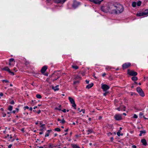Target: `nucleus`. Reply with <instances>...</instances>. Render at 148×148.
<instances>
[{"label": "nucleus", "mask_w": 148, "mask_h": 148, "mask_svg": "<svg viewBox=\"0 0 148 148\" xmlns=\"http://www.w3.org/2000/svg\"><path fill=\"white\" fill-rule=\"evenodd\" d=\"M51 131L52 130H48L47 131V133H49V134L50 132H51Z\"/></svg>", "instance_id": "a18cd8bd"}, {"label": "nucleus", "mask_w": 148, "mask_h": 148, "mask_svg": "<svg viewBox=\"0 0 148 148\" xmlns=\"http://www.w3.org/2000/svg\"><path fill=\"white\" fill-rule=\"evenodd\" d=\"M138 117L137 116L136 114H134L133 116V118H137Z\"/></svg>", "instance_id": "4c0bfd02"}, {"label": "nucleus", "mask_w": 148, "mask_h": 148, "mask_svg": "<svg viewBox=\"0 0 148 148\" xmlns=\"http://www.w3.org/2000/svg\"><path fill=\"white\" fill-rule=\"evenodd\" d=\"M55 130L58 132H60L61 131L60 129L59 128L57 127L55 129Z\"/></svg>", "instance_id": "bb28decb"}, {"label": "nucleus", "mask_w": 148, "mask_h": 148, "mask_svg": "<svg viewBox=\"0 0 148 148\" xmlns=\"http://www.w3.org/2000/svg\"><path fill=\"white\" fill-rule=\"evenodd\" d=\"M42 133H43L42 132H40L39 133V134H40V135H41V134H42Z\"/></svg>", "instance_id": "338daca9"}, {"label": "nucleus", "mask_w": 148, "mask_h": 148, "mask_svg": "<svg viewBox=\"0 0 148 148\" xmlns=\"http://www.w3.org/2000/svg\"><path fill=\"white\" fill-rule=\"evenodd\" d=\"M72 67L74 69H78V67L76 65H75V66L72 65Z\"/></svg>", "instance_id": "5701e85b"}, {"label": "nucleus", "mask_w": 148, "mask_h": 148, "mask_svg": "<svg viewBox=\"0 0 148 148\" xmlns=\"http://www.w3.org/2000/svg\"><path fill=\"white\" fill-rule=\"evenodd\" d=\"M40 127H42V128H45V124H43V125H41L40 126Z\"/></svg>", "instance_id": "f704fd0d"}, {"label": "nucleus", "mask_w": 148, "mask_h": 148, "mask_svg": "<svg viewBox=\"0 0 148 148\" xmlns=\"http://www.w3.org/2000/svg\"><path fill=\"white\" fill-rule=\"evenodd\" d=\"M101 88L103 91H106L109 89L110 87L106 84H102Z\"/></svg>", "instance_id": "20e7f679"}, {"label": "nucleus", "mask_w": 148, "mask_h": 148, "mask_svg": "<svg viewBox=\"0 0 148 148\" xmlns=\"http://www.w3.org/2000/svg\"><path fill=\"white\" fill-rule=\"evenodd\" d=\"M86 83L87 84H88L89 83V81H88V80H86Z\"/></svg>", "instance_id": "6e6d98bb"}, {"label": "nucleus", "mask_w": 148, "mask_h": 148, "mask_svg": "<svg viewBox=\"0 0 148 148\" xmlns=\"http://www.w3.org/2000/svg\"><path fill=\"white\" fill-rule=\"evenodd\" d=\"M60 77V75H58L57 77V78L56 79H55V80H56L58 78Z\"/></svg>", "instance_id": "0e129e2a"}, {"label": "nucleus", "mask_w": 148, "mask_h": 148, "mask_svg": "<svg viewBox=\"0 0 148 148\" xmlns=\"http://www.w3.org/2000/svg\"><path fill=\"white\" fill-rule=\"evenodd\" d=\"M2 70H3L5 71H7L8 72H9L10 71V70L9 69V68H8V67H7V66L5 67L4 68L2 69Z\"/></svg>", "instance_id": "2eb2a0df"}, {"label": "nucleus", "mask_w": 148, "mask_h": 148, "mask_svg": "<svg viewBox=\"0 0 148 148\" xmlns=\"http://www.w3.org/2000/svg\"><path fill=\"white\" fill-rule=\"evenodd\" d=\"M145 10L146 13H147V14H148V9Z\"/></svg>", "instance_id": "09e8293b"}, {"label": "nucleus", "mask_w": 148, "mask_h": 148, "mask_svg": "<svg viewBox=\"0 0 148 148\" xmlns=\"http://www.w3.org/2000/svg\"><path fill=\"white\" fill-rule=\"evenodd\" d=\"M21 131H22L23 132H25V131H24V128H23L21 129Z\"/></svg>", "instance_id": "de8ad7c7"}, {"label": "nucleus", "mask_w": 148, "mask_h": 148, "mask_svg": "<svg viewBox=\"0 0 148 148\" xmlns=\"http://www.w3.org/2000/svg\"><path fill=\"white\" fill-rule=\"evenodd\" d=\"M88 134L89 133H92V130L91 129H89L88 130Z\"/></svg>", "instance_id": "cd10ccee"}, {"label": "nucleus", "mask_w": 148, "mask_h": 148, "mask_svg": "<svg viewBox=\"0 0 148 148\" xmlns=\"http://www.w3.org/2000/svg\"><path fill=\"white\" fill-rule=\"evenodd\" d=\"M93 85V84L91 83L90 84H89L87 85L86 86V88L89 89L91 88Z\"/></svg>", "instance_id": "ddd939ff"}, {"label": "nucleus", "mask_w": 148, "mask_h": 148, "mask_svg": "<svg viewBox=\"0 0 148 148\" xmlns=\"http://www.w3.org/2000/svg\"><path fill=\"white\" fill-rule=\"evenodd\" d=\"M108 93V92H106L103 94V95L104 96H106Z\"/></svg>", "instance_id": "37998d69"}, {"label": "nucleus", "mask_w": 148, "mask_h": 148, "mask_svg": "<svg viewBox=\"0 0 148 148\" xmlns=\"http://www.w3.org/2000/svg\"><path fill=\"white\" fill-rule=\"evenodd\" d=\"M128 74L131 76H135L137 75V73L133 70H127Z\"/></svg>", "instance_id": "7ed1b4c3"}, {"label": "nucleus", "mask_w": 148, "mask_h": 148, "mask_svg": "<svg viewBox=\"0 0 148 148\" xmlns=\"http://www.w3.org/2000/svg\"><path fill=\"white\" fill-rule=\"evenodd\" d=\"M143 115V114L142 112H140L139 113V116H140V117H141V116H142Z\"/></svg>", "instance_id": "79ce46f5"}, {"label": "nucleus", "mask_w": 148, "mask_h": 148, "mask_svg": "<svg viewBox=\"0 0 148 148\" xmlns=\"http://www.w3.org/2000/svg\"><path fill=\"white\" fill-rule=\"evenodd\" d=\"M147 15V13L145 12V10L143 12H138L136 14V15L137 16H144Z\"/></svg>", "instance_id": "39448f33"}, {"label": "nucleus", "mask_w": 148, "mask_h": 148, "mask_svg": "<svg viewBox=\"0 0 148 148\" xmlns=\"http://www.w3.org/2000/svg\"><path fill=\"white\" fill-rule=\"evenodd\" d=\"M69 99L71 102V103L72 104L73 103H74L75 101L71 97H69Z\"/></svg>", "instance_id": "4468645a"}, {"label": "nucleus", "mask_w": 148, "mask_h": 148, "mask_svg": "<svg viewBox=\"0 0 148 148\" xmlns=\"http://www.w3.org/2000/svg\"><path fill=\"white\" fill-rule=\"evenodd\" d=\"M66 122L64 120V119H63L62 120H61V121L60 122V123H61L62 124H64Z\"/></svg>", "instance_id": "4be33fe9"}, {"label": "nucleus", "mask_w": 148, "mask_h": 148, "mask_svg": "<svg viewBox=\"0 0 148 148\" xmlns=\"http://www.w3.org/2000/svg\"><path fill=\"white\" fill-rule=\"evenodd\" d=\"M44 75L46 76H47L48 75V73H45Z\"/></svg>", "instance_id": "4d7b16f0"}, {"label": "nucleus", "mask_w": 148, "mask_h": 148, "mask_svg": "<svg viewBox=\"0 0 148 148\" xmlns=\"http://www.w3.org/2000/svg\"><path fill=\"white\" fill-rule=\"evenodd\" d=\"M61 107V105H60L58 107H56L55 108V110H61V108H60Z\"/></svg>", "instance_id": "6ab92c4d"}, {"label": "nucleus", "mask_w": 148, "mask_h": 148, "mask_svg": "<svg viewBox=\"0 0 148 148\" xmlns=\"http://www.w3.org/2000/svg\"><path fill=\"white\" fill-rule=\"evenodd\" d=\"M12 145H10L8 146V148H11V147H12Z\"/></svg>", "instance_id": "603ef678"}, {"label": "nucleus", "mask_w": 148, "mask_h": 148, "mask_svg": "<svg viewBox=\"0 0 148 148\" xmlns=\"http://www.w3.org/2000/svg\"><path fill=\"white\" fill-rule=\"evenodd\" d=\"M14 101H12L10 103L11 104H14Z\"/></svg>", "instance_id": "a19ab883"}, {"label": "nucleus", "mask_w": 148, "mask_h": 148, "mask_svg": "<svg viewBox=\"0 0 148 148\" xmlns=\"http://www.w3.org/2000/svg\"><path fill=\"white\" fill-rule=\"evenodd\" d=\"M29 110L32 111V107H30L29 108Z\"/></svg>", "instance_id": "e2e57ef3"}, {"label": "nucleus", "mask_w": 148, "mask_h": 148, "mask_svg": "<svg viewBox=\"0 0 148 148\" xmlns=\"http://www.w3.org/2000/svg\"><path fill=\"white\" fill-rule=\"evenodd\" d=\"M62 111L64 112H66V110L65 109H64L63 110H62Z\"/></svg>", "instance_id": "c03bdc74"}, {"label": "nucleus", "mask_w": 148, "mask_h": 148, "mask_svg": "<svg viewBox=\"0 0 148 148\" xmlns=\"http://www.w3.org/2000/svg\"><path fill=\"white\" fill-rule=\"evenodd\" d=\"M47 69V67L46 66H43L41 70V73L44 74L46 71V70Z\"/></svg>", "instance_id": "1a4fd4ad"}, {"label": "nucleus", "mask_w": 148, "mask_h": 148, "mask_svg": "<svg viewBox=\"0 0 148 148\" xmlns=\"http://www.w3.org/2000/svg\"><path fill=\"white\" fill-rule=\"evenodd\" d=\"M132 79L133 81H136L138 80V78L136 77H132Z\"/></svg>", "instance_id": "a211bd4d"}, {"label": "nucleus", "mask_w": 148, "mask_h": 148, "mask_svg": "<svg viewBox=\"0 0 148 148\" xmlns=\"http://www.w3.org/2000/svg\"><path fill=\"white\" fill-rule=\"evenodd\" d=\"M6 114H3V116L4 117L5 116Z\"/></svg>", "instance_id": "052dcab7"}, {"label": "nucleus", "mask_w": 148, "mask_h": 148, "mask_svg": "<svg viewBox=\"0 0 148 148\" xmlns=\"http://www.w3.org/2000/svg\"><path fill=\"white\" fill-rule=\"evenodd\" d=\"M146 132L145 130L140 131V134L139 136H141L142 134H145L146 133Z\"/></svg>", "instance_id": "dca6fc26"}, {"label": "nucleus", "mask_w": 148, "mask_h": 148, "mask_svg": "<svg viewBox=\"0 0 148 148\" xmlns=\"http://www.w3.org/2000/svg\"><path fill=\"white\" fill-rule=\"evenodd\" d=\"M120 108H119H119H117V109L119 111H120Z\"/></svg>", "instance_id": "774afa93"}, {"label": "nucleus", "mask_w": 148, "mask_h": 148, "mask_svg": "<svg viewBox=\"0 0 148 148\" xmlns=\"http://www.w3.org/2000/svg\"><path fill=\"white\" fill-rule=\"evenodd\" d=\"M12 112L13 113H15L16 112V111L15 110H13L12 111Z\"/></svg>", "instance_id": "69168bd1"}, {"label": "nucleus", "mask_w": 148, "mask_h": 148, "mask_svg": "<svg viewBox=\"0 0 148 148\" xmlns=\"http://www.w3.org/2000/svg\"><path fill=\"white\" fill-rule=\"evenodd\" d=\"M93 76H94V77L95 78H97V77H96V76H95V74H94V73L93 74Z\"/></svg>", "instance_id": "bf43d9fd"}, {"label": "nucleus", "mask_w": 148, "mask_h": 148, "mask_svg": "<svg viewBox=\"0 0 148 148\" xmlns=\"http://www.w3.org/2000/svg\"><path fill=\"white\" fill-rule=\"evenodd\" d=\"M120 132H121L120 131V130H119L117 132V135L118 136H120V135H121V136H123V134L122 133L121 134H120Z\"/></svg>", "instance_id": "aec40b11"}, {"label": "nucleus", "mask_w": 148, "mask_h": 148, "mask_svg": "<svg viewBox=\"0 0 148 148\" xmlns=\"http://www.w3.org/2000/svg\"><path fill=\"white\" fill-rule=\"evenodd\" d=\"M12 108L13 107L12 106H10L8 109V110L11 111L12 110Z\"/></svg>", "instance_id": "a878e982"}, {"label": "nucleus", "mask_w": 148, "mask_h": 148, "mask_svg": "<svg viewBox=\"0 0 148 148\" xmlns=\"http://www.w3.org/2000/svg\"><path fill=\"white\" fill-rule=\"evenodd\" d=\"M24 108H25L24 110H25L26 109H28L29 108V107L28 106H25L24 107Z\"/></svg>", "instance_id": "ea45409f"}, {"label": "nucleus", "mask_w": 148, "mask_h": 148, "mask_svg": "<svg viewBox=\"0 0 148 148\" xmlns=\"http://www.w3.org/2000/svg\"><path fill=\"white\" fill-rule=\"evenodd\" d=\"M111 8L114 9L116 14L122 12L124 10L123 6L120 4H114L112 5Z\"/></svg>", "instance_id": "f257e3e1"}, {"label": "nucleus", "mask_w": 148, "mask_h": 148, "mask_svg": "<svg viewBox=\"0 0 148 148\" xmlns=\"http://www.w3.org/2000/svg\"><path fill=\"white\" fill-rule=\"evenodd\" d=\"M14 61V59H13V58H11L9 60V61L10 62Z\"/></svg>", "instance_id": "7c9ffc66"}, {"label": "nucleus", "mask_w": 148, "mask_h": 148, "mask_svg": "<svg viewBox=\"0 0 148 148\" xmlns=\"http://www.w3.org/2000/svg\"><path fill=\"white\" fill-rule=\"evenodd\" d=\"M137 91L138 92L140 95L142 97L145 96V94L142 89L140 87H138L136 88Z\"/></svg>", "instance_id": "f03ea898"}, {"label": "nucleus", "mask_w": 148, "mask_h": 148, "mask_svg": "<svg viewBox=\"0 0 148 148\" xmlns=\"http://www.w3.org/2000/svg\"><path fill=\"white\" fill-rule=\"evenodd\" d=\"M106 73H103L102 75V76L103 77H104L105 76V75H106Z\"/></svg>", "instance_id": "864d4df0"}, {"label": "nucleus", "mask_w": 148, "mask_h": 148, "mask_svg": "<svg viewBox=\"0 0 148 148\" xmlns=\"http://www.w3.org/2000/svg\"><path fill=\"white\" fill-rule=\"evenodd\" d=\"M2 81L3 82H5L6 83L8 82H9V81L7 80H2Z\"/></svg>", "instance_id": "c756f323"}, {"label": "nucleus", "mask_w": 148, "mask_h": 148, "mask_svg": "<svg viewBox=\"0 0 148 148\" xmlns=\"http://www.w3.org/2000/svg\"><path fill=\"white\" fill-rule=\"evenodd\" d=\"M49 148H52L53 147V145H51L50 144H49Z\"/></svg>", "instance_id": "e433bc0d"}, {"label": "nucleus", "mask_w": 148, "mask_h": 148, "mask_svg": "<svg viewBox=\"0 0 148 148\" xmlns=\"http://www.w3.org/2000/svg\"><path fill=\"white\" fill-rule=\"evenodd\" d=\"M110 140L111 141H113V140H114V138L113 137H111L110 138Z\"/></svg>", "instance_id": "49530a36"}, {"label": "nucleus", "mask_w": 148, "mask_h": 148, "mask_svg": "<svg viewBox=\"0 0 148 148\" xmlns=\"http://www.w3.org/2000/svg\"><path fill=\"white\" fill-rule=\"evenodd\" d=\"M141 142L142 143L143 145L145 146H146L147 145L146 141L145 139H142L141 140Z\"/></svg>", "instance_id": "9b49d317"}, {"label": "nucleus", "mask_w": 148, "mask_h": 148, "mask_svg": "<svg viewBox=\"0 0 148 148\" xmlns=\"http://www.w3.org/2000/svg\"><path fill=\"white\" fill-rule=\"evenodd\" d=\"M49 133H47L45 135V137L48 136H49Z\"/></svg>", "instance_id": "72a5a7b5"}, {"label": "nucleus", "mask_w": 148, "mask_h": 148, "mask_svg": "<svg viewBox=\"0 0 148 148\" xmlns=\"http://www.w3.org/2000/svg\"><path fill=\"white\" fill-rule=\"evenodd\" d=\"M72 106L75 109H76V104H75V102L74 103H72Z\"/></svg>", "instance_id": "b1692460"}, {"label": "nucleus", "mask_w": 148, "mask_h": 148, "mask_svg": "<svg viewBox=\"0 0 148 148\" xmlns=\"http://www.w3.org/2000/svg\"><path fill=\"white\" fill-rule=\"evenodd\" d=\"M59 86L58 85L56 86L55 87H54L53 86L52 87V89L54 90L55 91H56V90H59V88H58V87Z\"/></svg>", "instance_id": "f8f14e48"}, {"label": "nucleus", "mask_w": 148, "mask_h": 148, "mask_svg": "<svg viewBox=\"0 0 148 148\" xmlns=\"http://www.w3.org/2000/svg\"><path fill=\"white\" fill-rule=\"evenodd\" d=\"M9 73L11 75H14V73L13 72H11L10 71L9 72Z\"/></svg>", "instance_id": "58836bf2"}, {"label": "nucleus", "mask_w": 148, "mask_h": 148, "mask_svg": "<svg viewBox=\"0 0 148 148\" xmlns=\"http://www.w3.org/2000/svg\"><path fill=\"white\" fill-rule=\"evenodd\" d=\"M81 78V77H80V76H77L76 77V79H79V78Z\"/></svg>", "instance_id": "3c124183"}, {"label": "nucleus", "mask_w": 148, "mask_h": 148, "mask_svg": "<svg viewBox=\"0 0 148 148\" xmlns=\"http://www.w3.org/2000/svg\"><path fill=\"white\" fill-rule=\"evenodd\" d=\"M72 147L73 148H80V147L79 146L75 144L72 145Z\"/></svg>", "instance_id": "f3484780"}, {"label": "nucleus", "mask_w": 148, "mask_h": 148, "mask_svg": "<svg viewBox=\"0 0 148 148\" xmlns=\"http://www.w3.org/2000/svg\"><path fill=\"white\" fill-rule=\"evenodd\" d=\"M131 65L130 63H125L122 65V68L123 69H125L128 68Z\"/></svg>", "instance_id": "0eeeda50"}, {"label": "nucleus", "mask_w": 148, "mask_h": 148, "mask_svg": "<svg viewBox=\"0 0 148 148\" xmlns=\"http://www.w3.org/2000/svg\"><path fill=\"white\" fill-rule=\"evenodd\" d=\"M141 2L140 1L138 2L137 3V5L138 6H140L141 5Z\"/></svg>", "instance_id": "c85d7f7f"}, {"label": "nucleus", "mask_w": 148, "mask_h": 148, "mask_svg": "<svg viewBox=\"0 0 148 148\" xmlns=\"http://www.w3.org/2000/svg\"><path fill=\"white\" fill-rule=\"evenodd\" d=\"M136 3L135 2H133L132 4V7H135L136 6Z\"/></svg>", "instance_id": "412c9836"}, {"label": "nucleus", "mask_w": 148, "mask_h": 148, "mask_svg": "<svg viewBox=\"0 0 148 148\" xmlns=\"http://www.w3.org/2000/svg\"><path fill=\"white\" fill-rule=\"evenodd\" d=\"M41 112V110H39L37 112V113L38 114H39V113H40Z\"/></svg>", "instance_id": "13d9d810"}, {"label": "nucleus", "mask_w": 148, "mask_h": 148, "mask_svg": "<svg viewBox=\"0 0 148 148\" xmlns=\"http://www.w3.org/2000/svg\"><path fill=\"white\" fill-rule=\"evenodd\" d=\"M36 97L38 99H40L42 98V97L40 95L37 94L36 95Z\"/></svg>", "instance_id": "393cba45"}, {"label": "nucleus", "mask_w": 148, "mask_h": 148, "mask_svg": "<svg viewBox=\"0 0 148 148\" xmlns=\"http://www.w3.org/2000/svg\"><path fill=\"white\" fill-rule=\"evenodd\" d=\"M14 70L15 71H17V70L16 69V68H14Z\"/></svg>", "instance_id": "680f3d73"}, {"label": "nucleus", "mask_w": 148, "mask_h": 148, "mask_svg": "<svg viewBox=\"0 0 148 148\" xmlns=\"http://www.w3.org/2000/svg\"><path fill=\"white\" fill-rule=\"evenodd\" d=\"M79 81H75L73 82V84H77V83H79Z\"/></svg>", "instance_id": "473e14b6"}, {"label": "nucleus", "mask_w": 148, "mask_h": 148, "mask_svg": "<svg viewBox=\"0 0 148 148\" xmlns=\"http://www.w3.org/2000/svg\"><path fill=\"white\" fill-rule=\"evenodd\" d=\"M106 7H102L101 8V10L103 12L105 13H107L108 12V10L106 9Z\"/></svg>", "instance_id": "9d476101"}, {"label": "nucleus", "mask_w": 148, "mask_h": 148, "mask_svg": "<svg viewBox=\"0 0 148 148\" xmlns=\"http://www.w3.org/2000/svg\"><path fill=\"white\" fill-rule=\"evenodd\" d=\"M114 119L117 121H119L122 119L121 115L119 114H116L114 116Z\"/></svg>", "instance_id": "423d86ee"}, {"label": "nucleus", "mask_w": 148, "mask_h": 148, "mask_svg": "<svg viewBox=\"0 0 148 148\" xmlns=\"http://www.w3.org/2000/svg\"><path fill=\"white\" fill-rule=\"evenodd\" d=\"M59 72V71H56V72H54V74H55V75H57L59 73H58V72Z\"/></svg>", "instance_id": "2f4dec72"}, {"label": "nucleus", "mask_w": 148, "mask_h": 148, "mask_svg": "<svg viewBox=\"0 0 148 148\" xmlns=\"http://www.w3.org/2000/svg\"><path fill=\"white\" fill-rule=\"evenodd\" d=\"M132 148H136V145H133L132 146Z\"/></svg>", "instance_id": "8fccbe9b"}, {"label": "nucleus", "mask_w": 148, "mask_h": 148, "mask_svg": "<svg viewBox=\"0 0 148 148\" xmlns=\"http://www.w3.org/2000/svg\"><path fill=\"white\" fill-rule=\"evenodd\" d=\"M83 112V113H84L85 110L84 109H82L81 110L79 111V112Z\"/></svg>", "instance_id": "c9c22d12"}, {"label": "nucleus", "mask_w": 148, "mask_h": 148, "mask_svg": "<svg viewBox=\"0 0 148 148\" xmlns=\"http://www.w3.org/2000/svg\"><path fill=\"white\" fill-rule=\"evenodd\" d=\"M102 118V117L101 116H100L99 117V120H100V119H101Z\"/></svg>", "instance_id": "5fc2aeb1"}, {"label": "nucleus", "mask_w": 148, "mask_h": 148, "mask_svg": "<svg viewBox=\"0 0 148 148\" xmlns=\"http://www.w3.org/2000/svg\"><path fill=\"white\" fill-rule=\"evenodd\" d=\"M80 3L76 1H74L72 5V7L74 8H76L79 5Z\"/></svg>", "instance_id": "6e6552de"}]
</instances>
